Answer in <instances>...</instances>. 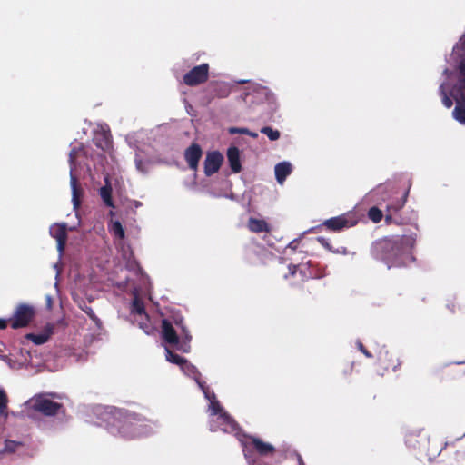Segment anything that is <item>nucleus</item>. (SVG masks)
<instances>
[{
	"mask_svg": "<svg viewBox=\"0 0 465 465\" xmlns=\"http://www.w3.org/2000/svg\"><path fill=\"white\" fill-rule=\"evenodd\" d=\"M167 361L180 366L181 371L187 376L192 377L203 391L204 398L209 401V423L212 431L222 430L225 433L234 434L240 441L245 459L249 464L256 461L254 453L260 456L268 457L273 455L275 448L268 442L262 441L260 438L242 433L238 424L228 415L217 401L214 392L201 380V374L186 359L175 353V351H165Z\"/></svg>",
	"mask_w": 465,
	"mask_h": 465,
	"instance_id": "obj_1",
	"label": "nucleus"
},
{
	"mask_svg": "<svg viewBox=\"0 0 465 465\" xmlns=\"http://www.w3.org/2000/svg\"><path fill=\"white\" fill-rule=\"evenodd\" d=\"M89 421L104 427L113 436L130 440L150 435L156 423L124 409L94 405L87 408Z\"/></svg>",
	"mask_w": 465,
	"mask_h": 465,
	"instance_id": "obj_2",
	"label": "nucleus"
},
{
	"mask_svg": "<svg viewBox=\"0 0 465 465\" xmlns=\"http://www.w3.org/2000/svg\"><path fill=\"white\" fill-rule=\"evenodd\" d=\"M87 357V351H0V361L8 368L25 369L33 373L56 371L67 361L70 363H82Z\"/></svg>",
	"mask_w": 465,
	"mask_h": 465,
	"instance_id": "obj_3",
	"label": "nucleus"
},
{
	"mask_svg": "<svg viewBox=\"0 0 465 465\" xmlns=\"http://www.w3.org/2000/svg\"><path fill=\"white\" fill-rule=\"evenodd\" d=\"M416 241V233L383 237L372 242L371 254L383 262L389 269L405 267L415 261L412 250Z\"/></svg>",
	"mask_w": 465,
	"mask_h": 465,
	"instance_id": "obj_4",
	"label": "nucleus"
},
{
	"mask_svg": "<svg viewBox=\"0 0 465 465\" xmlns=\"http://www.w3.org/2000/svg\"><path fill=\"white\" fill-rule=\"evenodd\" d=\"M65 396L55 392H45L35 394L25 403V411L30 416V411H35L45 416H54L64 412V407L61 403L54 400H63Z\"/></svg>",
	"mask_w": 465,
	"mask_h": 465,
	"instance_id": "obj_5",
	"label": "nucleus"
},
{
	"mask_svg": "<svg viewBox=\"0 0 465 465\" xmlns=\"http://www.w3.org/2000/svg\"><path fill=\"white\" fill-rule=\"evenodd\" d=\"M460 45L465 51V34L460 37ZM458 72V79L451 88V95L456 103L452 116L460 124H465V56L459 63Z\"/></svg>",
	"mask_w": 465,
	"mask_h": 465,
	"instance_id": "obj_6",
	"label": "nucleus"
},
{
	"mask_svg": "<svg viewBox=\"0 0 465 465\" xmlns=\"http://www.w3.org/2000/svg\"><path fill=\"white\" fill-rule=\"evenodd\" d=\"M273 256L266 247L258 243L246 246L244 250V260L250 265H264Z\"/></svg>",
	"mask_w": 465,
	"mask_h": 465,
	"instance_id": "obj_7",
	"label": "nucleus"
},
{
	"mask_svg": "<svg viewBox=\"0 0 465 465\" xmlns=\"http://www.w3.org/2000/svg\"><path fill=\"white\" fill-rule=\"evenodd\" d=\"M35 314V312L33 306L21 303L16 307L12 318L7 321L10 322L12 329L16 330L26 327L34 319Z\"/></svg>",
	"mask_w": 465,
	"mask_h": 465,
	"instance_id": "obj_8",
	"label": "nucleus"
},
{
	"mask_svg": "<svg viewBox=\"0 0 465 465\" xmlns=\"http://www.w3.org/2000/svg\"><path fill=\"white\" fill-rule=\"evenodd\" d=\"M358 223V218L353 213H345L339 216L331 217L322 223L327 230L331 232H341L355 226Z\"/></svg>",
	"mask_w": 465,
	"mask_h": 465,
	"instance_id": "obj_9",
	"label": "nucleus"
},
{
	"mask_svg": "<svg viewBox=\"0 0 465 465\" xmlns=\"http://www.w3.org/2000/svg\"><path fill=\"white\" fill-rule=\"evenodd\" d=\"M76 158H77V151L75 148L72 149L69 153V163H70V183L72 188V202L74 204V208L76 210L79 208L81 204V197L83 194V190L78 183L77 177L73 173L74 170L76 168Z\"/></svg>",
	"mask_w": 465,
	"mask_h": 465,
	"instance_id": "obj_10",
	"label": "nucleus"
},
{
	"mask_svg": "<svg viewBox=\"0 0 465 465\" xmlns=\"http://www.w3.org/2000/svg\"><path fill=\"white\" fill-rule=\"evenodd\" d=\"M209 70L210 66L206 63L196 65L183 75V81L187 86H198L208 80Z\"/></svg>",
	"mask_w": 465,
	"mask_h": 465,
	"instance_id": "obj_11",
	"label": "nucleus"
},
{
	"mask_svg": "<svg viewBox=\"0 0 465 465\" xmlns=\"http://www.w3.org/2000/svg\"><path fill=\"white\" fill-rule=\"evenodd\" d=\"M245 103L249 105L261 104L263 103H271L273 99V94L267 87H254L251 92L244 94Z\"/></svg>",
	"mask_w": 465,
	"mask_h": 465,
	"instance_id": "obj_12",
	"label": "nucleus"
},
{
	"mask_svg": "<svg viewBox=\"0 0 465 465\" xmlns=\"http://www.w3.org/2000/svg\"><path fill=\"white\" fill-rule=\"evenodd\" d=\"M232 91L231 84L223 81H211L205 87L209 100L226 98Z\"/></svg>",
	"mask_w": 465,
	"mask_h": 465,
	"instance_id": "obj_13",
	"label": "nucleus"
},
{
	"mask_svg": "<svg viewBox=\"0 0 465 465\" xmlns=\"http://www.w3.org/2000/svg\"><path fill=\"white\" fill-rule=\"evenodd\" d=\"M361 352L367 358L377 356L381 365L385 370L391 368L392 371H395L397 367L400 365L399 360L395 358L390 351H375V355L371 353V351L367 350L361 351Z\"/></svg>",
	"mask_w": 465,
	"mask_h": 465,
	"instance_id": "obj_14",
	"label": "nucleus"
},
{
	"mask_svg": "<svg viewBox=\"0 0 465 465\" xmlns=\"http://www.w3.org/2000/svg\"><path fill=\"white\" fill-rule=\"evenodd\" d=\"M223 162V155L219 151L208 152L203 163L204 173L212 176L217 173Z\"/></svg>",
	"mask_w": 465,
	"mask_h": 465,
	"instance_id": "obj_15",
	"label": "nucleus"
},
{
	"mask_svg": "<svg viewBox=\"0 0 465 465\" xmlns=\"http://www.w3.org/2000/svg\"><path fill=\"white\" fill-rule=\"evenodd\" d=\"M410 186L408 189L404 192L400 200H397L396 202L391 203L387 204L386 206V214L383 216L385 220V223L387 225L395 223V224H401V222L393 217V213L399 212L402 207L404 206L407 197L409 194Z\"/></svg>",
	"mask_w": 465,
	"mask_h": 465,
	"instance_id": "obj_16",
	"label": "nucleus"
},
{
	"mask_svg": "<svg viewBox=\"0 0 465 465\" xmlns=\"http://www.w3.org/2000/svg\"><path fill=\"white\" fill-rule=\"evenodd\" d=\"M203 156V150L201 146L193 143L188 148L184 151V159L188 164V167L196 172L198 170L199 161Z\"/></svg>",
	"mask_w": 465,
	"mask_h": 465,
	"instance_id": "obj_17",
	"label": "nucleus"
},
{
	"mask_svg": "<svg viewBox=\"0 0 465 465\" xmlns=\"http://www.w3.org/2000/svg\"><path fill=\"white\" fill-rule=\"evenodd\" d=\"M50 234L57 242V249L63 253L67 241V231L64 223L55 224L50 228Z\"/></svg>",
	"mask_w": 465,
	"mask_h": 465,
	"instance_id": "obj_18",
	"label": "nucleus"
},
{
	"mask_svg": "<svg viewBox=\"0 0 465 465\" xmlns=\"http://www.w3.org/2000/svg\"><path fill=\"white\" fill-rule=\"evenodd\" d=\"M54 333V325L48 323L40 333H28L25 336L26 340L31 341L35 345H42L46 342Z\"/></svg>",
	"mask_w": 465,
	"mask_h": 465,
	"instance_id": "obj_19",
	"label": "nucleus"
},
{
	"mask_svg": "<svg viewBox=\"0 0 465 465\" xmlns=\"http://www.w3.org/2000/svg\"><path fill=\"white\" fill-rule=\"evenodd\" d=\"M162 338L165 342L171 345H176L179 341V337L173 324L166 319L162 321Z\"/></svg>",
	"mask_w": 465,
	"mask_h": 465,
	"instance_id": "obj_20",
	"label": "nucleus"
},
{
	"mask_svg": "<svg viewBox=\"0 0 465 465\" xmlns=\"http://www.w3.org/2000/svg\"><path fill=\"white\" fill-rule=\"evenodd\" d=\"M94 143L103 151H107L112 146L111 134L109 132H97L93 139Z\"/></svg>",
	"mask_w": 465,
	"mask_h": 465,
	"instance_id": "obj_21",
	"label": "nucleus"
},
{
	"mask_svg": "<svg viewBox=\"0 0 465 465\" xmlns=\"http://www.w3.org/2000/svg\"><path fill=\"white\" fill-rule=\"evenodd\" d=\"M227 158L232 171L235 173H240L242 165L240 162V151L237 147H230L227 151Z\"/></svg>",
	"mask_w": 465,
	"mask_h": 465,
	"instance_id": "obj_22",
	"label": "nucleus"
},
{
	"mask_svg": "<svg viewBox=\"0 0 465 465\" xmlns=\"http://www.w3.org/2000/svg\"><path fill=\"white\" fill-rule=\"evenodd\" d=\"M275 178L280 184H282L287 176L292 173V164L288 162H282L275 165Z\"/></svg>",
	"mask_w": 465,
	"mask_h": 465,
	"instance_id": "obj_23",
	"label": "nucleus"
},
{
	"mask_svg": "<svg viewBox=\"0 0 465 465\" xmlns=\"http://www.w3.org/2000/svg\"><path fill=\"white\" fill-rule=\"evenodd\" d=\"M248 229L252 232H269L270 225L262 219L250 217L247 223Z\"/></svg>",
	"mask_w": 465,
	"mask_h": 465,
	"instance_id": "obj_24",
	"label": "nucleus"
},
{
	"mask_svg": "<svg viewBox=\"0 0 465 465\" xmlns=\"http://www.w3.org/2000/svg\"><path fill=\"white\" fill-rule=\"evenodd\" d=\"M100 196L106 206L114 208V201L112 198V187L108 183L104 186L101 187Z\"/></svg>",
	"mask_w": 465,
	"mask_h": 465,
	"instance_id": "obj_25",
	"label": "nucleus"
},
{
	"mask_svg": "<svg viewBox=\"0 0 465 465\" xmlns=\"http://www.w3.org/2000/svg\"><path fill=\"white\" fill-rule=\"evenodd\" d=\"M439 92L444 106L450 108L453 105V100L455 101V99L451 95V91L450 92V95L448 94L445 83L440 84Z\"/></svg>",
	"mask_w": 465,
	"mask_h": 465,
	"instance_id": "obj_26",
	"label": "nucleus"
},
{
	"mask_svg": "<svg viewBox=\"0 0 465 465\" xmlns=\"http://www.w3.org/2000/svg\"><path fill=\"white\" fill-rule=\"evenodd\" d=\"M21 446H22V443L20 441L6 440L5 441L4 449L0 450V457L4 456L5 454L15 453L16 451V450L18 448H20Z\"/></svg>",
	"mask_w": 465,
	"mask_h": 465,
	"instance_id": "obj_27",
	"label": "nucleus"
},
{
	"mask_svg": "<svg viewBox=\"0 0 465 465\" xmlns=\"http://www.w3.org/2000/svg\"><path fill=\"white\" fill-rule=\"evenodd\" d=\"M367 215L368 218L375 223H380L384 216L382 211L379 209L377 206L371 207L368 211Z\"/></svg>",
	"mask_w": 465,
	"mask_h": 465,
	"instance_id": "obj_28",
	"label": "nucleus"
},
{
	"mask_svg": "<svg viewBox=\"0 0 465 465\" xmlns=\"http://www.w3.org/2000/svg\"><path fill=\"white\" fill-rule=\"evenodd\" d=\"M131 312L139 315L145 313L144 303L140 298L134 297L131 304Z\"/></svg>",
	"mask_w": 465,
	"mask_h": 465,
	"instance_id": "obj_29",
	"label": "nucleus"
},
{
	"mask_svg": "<svg viewBox=\"0 0 465 465\" xmlns=\"http://www.w3.org/2000/svg\"><path fill=\"white\" fill-rule=\"evenodd\" d=\"M7 395L3 388H0V415L6 417L7 416Z\"/></svg>",
	"mask_w": 465,
	"mask_h": 465,
	"instance_id": "obj_30",
	"label": "nucleus"
},
{
	"mask_svg": "<svg viewBox=\"0 0 465 465\" xmlns=\"http://www.w3.org/2000/svg\"><path fill=\"white\" fill-rule=\"evenodd\" d=\"M261 133L267 135L269 140L276 141L280 138L281 134L278 130H274L270 126H264L261 129Z\"/></svg>",
	"mask_w": 465,
	"mask_h": 465,
	"instance_id": "obj_31",
	"label": "nucleus"
},
{
	"mask_svg": "<svg viewBox=\"0 0 465 465\" xmlns=\"http://www.w3.org/2000/svg\"><path fill=\"white\" fill-rule=\"evenodd\" d=\"M112 232L119 239H124V236H125V232H124V230L123 228V225H122V223L119 221H115L113 223Z\"/></svg>",
	"mask_w": 465,
	"mask_h": 465,
	"instance_id": "obj_32",
	"label": "nucleus"
},
{
	"mask_svg": "<svg viewBox=\"0 0 465 465\" xmlns=\"http://www.w3.org/2000/svg\"><path fill=\"white\" fill-rule=\"evenodd\" d=\"M83 311L90 317V319L97 325L100 326L102 322L101 320L96 316L94 312L91 307L85 306V308H83Z\"/></svg>",
	"mask_w": 465,
	"mask_h": 465,
	"instance_id": "obj_33",
	"label": "nucleus"
},
{
	"mask_svg": "<svg viewBox=\"0 0 465 465\" xmlns=\"http://www.w3.org/2000/svg\"><path fill=\"white\" fill-rule=\"evenodd\" d=\"M310 274H311V277H312V278H322V277L325 276V269L321 268V269H318L316 272L311 271Z\"/></svg>",
	"mask_w": 465,
	"mask_h": 465,
	"instance_id": "obj_34",
	"label": "nucleus"
},
{
	"mask_svg": "<svg viewBox=\"0 0 465 465\" xmlns=\"http://www.w3.org/2000/svg\"><path fill=\"white\" fill-rule=\"evenodd\" d=\"M237 132L240 133V134H248V135H250L251 137H253V138H256L258 136V134L256 133L250 132L248 129H240Z\"/></svg>",
	"mask_w": 465,
	"mask_h": 465,
	"instance_id": "obj_35",
	"label": "nucleus"
},
{
	"mask_svg": "<svg viewBox=\"0 0 465 465\" xmlns=\"http://www.w3.org/2000/svg\"><path fill=\"white\" fill-rule=\"evenodd\" d=\"M8 326V321L0 318V330H4Z\"/></svg>",
	"mask_w": 465,
	"mask_h": 465,
	"instance_id": "obj_36",
	"label": "nucleus"
},
{
	"mask_svg": "<svg viewBox=\"0 0 465 465\" xmlns=\"http://www.w3.org/2000/svg\"><path fill=\"white\" fill-rule=\"evenodd\" d=\"M356 346H357V349H360V350L364 349L363 344L361 343V341H356Z\"/></svg>",
	"mask_w": 465,
	"mask_h": 465,
	"instance_id": "obj_37",
	"label": "nucleus"
},
{
	"mask_svg": "<svg viewBox=\"0 0 465 465\" xmlns=\"http://www.w3.org/2000/svg\"><path fill=\"white\" fill-rule=\"evenodd\" d=\"M298 463H299V465H305L301 455H298Z\"/></svg>",
	"mask_w": 465,
	"mask_h": 465,
	"instance_id": "obj_38",
	"label": "nucleus"
},
{
	"mask_svg": "<svg viewBox=\"0 0 465 465\" xmlns=\"http://www.w3.org/2000/svg\"><path fill=\"white\" fill-rule=\"evenodd\" d=\"M318 240L322 245L328 246V243L324 238H319Z\"/></svg>",
	"mask_w": 465,
	"mask_h": 465,
	"instance_id": "obj_39",
	"label": "nucleus"
},
{
	"mask_svg": "<svg viewBox=\"0 0 465 465\" xmlns=\"http://www.w3.org/2000/svg\"><path fill=\"white\" fill-rule=\"evenodd\" d=\"M383 188H384V186H383V185H379V186H378V188H377V190H378L379 192H381V191H382V190H383Z\"/></svg>",
	"mask_w": 465,
	"mask_h": 465,
	"instance_id": "obj_40",
	"label": "nucleus"
},
{
	"mask_svg": "<svg viewBox=\"0 0 465 465\" xmlns=\"http://www.w3.org/2000/svg\"><path fill=\"white\" fill-rule=\"evenodd\" d=\"M185 339L190 341H191V336H189L187 333H185Z\"/></svg>",
	"mask_w": 465,
	"mask_h": 465,
	"instance_id": "obj_41",
	"label": "nucleus"
}]
</instances>
